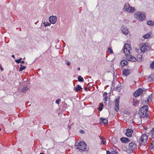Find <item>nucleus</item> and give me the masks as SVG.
<instances>
[{"label":"nucleus","instance_id":"nucleus-1","mask_svg":"<svg viewBox=\"0 0 154 154\" xmlns=\"http://www.w3.org/2000/svg\"><path fill=\"white\" fill-rule=\"evenodd\" d=\"M148 107L146 105L144 106L140 109L138 114L141 119L145 117L148 112Z\"/></svg>","mask_w":154,"mask_h":154},{"label":"nucleus","instance_id":"nucleus-2","mask_svg":"<svg viewBox=\"0 0 154 154\" xmlns=\"http://www.w3.org/2000/svg\"><path fill=\"white\" fill-rule=\"evenodd\" d=\"M123 9L125 12L127 11L128 13H132L134 11L135 8L131 6L128 3H126L125 4Z\"/></svg>","mask_w":154,"mask_h":154},{"label":"nucleus","instance_id":"nucleus-3","mask_svg":"<svg viewBox=\"0 0 154 154\" xmlns=\"http://www.w3.org/2000/svg\"><path fill=\"white\" fill-rule=\"evenodd\" d=\"M86 146L85 143L84 142H80L77 145L75 144V147L77 149H79L80 151L84 150Z\"/></svg>","mask_w":154,"mask_h":154},{"label":"nucleus","instance_id":"nucleus-4","mask_svg":"<svg viewBox=\"0 0 154 154\" xmlns=\"http://www.w3.org/2000/svg\"><path fill=\"white\" fill-rule=\"evenodd\" d=\"M134 16L136 18L139 20L143 21L145 18V16L141 12H138L135 14Z\"/></svg>","mask_w":154,"mask_h":154},{"label":"nucleus","instance_id":"nucleus-5","mask_svg":"<svg viewBox=\"0 0 154 154\" xmlns=\"http://www.w3.org/2000/svg\"><path fill=\"white\" fill-rule=\"evenodd\" d=\"M131 50V48L128 44H126L125 45L123 52L126 56H128V55L130 54V51Z\"/></svg>","mask_w":154,"mask_h":154},{"label":"nucleus","instance_id":"nucleus-6","mask_svg":"<svg viewBox=\"0 0 154 154\" xmlns=\"http://www.w3.org/2000/svg\"><path fill=\"white\" fill-rule=\"evenodd\" d=\"M149 48V47L148 44L146 43L142 45L141 48L140 50L142 52H146L148 51V48Z\"/></svg>","mask_w":154,"mask_h":154},{"label":"nucleus","instance_id":"nucleus-7","mask_svg":"<svg viewBox=\"0 0 154 154\" xmlns=\"http://www.w3.org/2000/svg\"><path fill=\"white\" fill-rule=\"evenodd\" d=\"M120 99V97H119L117 98H116L115 101V110L117 112L119 111V100Z\"/></svg>","mask_w":154,"mask_h":154},{"label":"nucleus","instance_id":"nucleus-8","mask_svg":"<svg viewBox=\"0 0 154 154\" xmlns=\"http://www.w3.org/2000/svg\"><path fill=\"white\" fill-rule=\"evenodd\" d=\"M137 145L134 143H130L129 144L128 149L129 150L133 151L136 148Z\"/></svg>","mask_w":154,"mask_h":154},{"label":"nucleus","instance_id":"nucleus-9","mask_svg":"<svg viewBox=\"0 0 154 154\" xmlns=\"http://www.w3.org/2000/svg\"><path fill=\"white\" fill-rule=\"evenodd\" d=\"M148 137L146 135H143L140 137L141 141L143 143L142 144L145 145L147 140Z\"/></svg>","mask_w":154,"mask_h":154},{"label":"nucleus","instance_id":"nucleus-10","mask_svg":"<svg viewBox=\"0 0 154 154\" xmlns=\"http://www.w3.org/2000/svg\"><path fill=\"white\" fill-rule=\"evenodd\" d=\"M143 89L140 88L134 93V96L135 97H138L141 95L143 93Z\"/></svg>","mask_w":154,"mask_h":154},{"label":"nucleus","instance_id":"nucleus-11","mask_svg":"<svg viewBox=\"0 0 154 154\" xmlns=\"http://www.w3.org/2000/svg\"><path fill=\"white\" fill-rule=\"evenodd\" d=\"M57 19V17L56 16H51L49 17V20L51 23L54 24L56 23Z\"/></svg>","mask_w":154,"mask_h":154},{"label":"nucleus","instance_id":"nucleus-12","mask_svg":"<svg viewBox=\"0 0 154 154\" xmlns=\"http://www.w3.org/2000/svg\"><path fill=\"white\" fill-rule=\"evenodd\" d=\"M121 31L122 32V33L126 35L128 33V31L127 28L124 26H122L121 28Z\"/></svg>","mask_w":154,"mask_h":154},{"label":"nucleus","instance_id":"nucleus-13","mask_svg":"<svg viewBox=\"0 0 154 154\" xmlns=\"http://www.w3.org/2000/svg\"><path fill=\"white\" fill-rule=\"evenodd\" d=\"M126 132L125 133L126 135L128 137H131L133 132V130L131 129L128 128L126 129Z\"/></svg>","mask_w":154,"mask_h":154},{"label":"nucleus","instance_id":"nucleus-14","mask_svg":"<svg viewBox=\"0 0 154 154\" xmlns=\"http://www.w3.org/2000/svg\"><path fill=\"white\" fill-rule=\"evenodd\" d=\"M128 60L129 61L135 62L137 60V59L134 57L131 56V54L128 55Z\"/></svg>","mask_w":154,"mask_h":154},{"label":"nucleus","instance_id":"nucleus-15","mask_svg":"<svg viewBox=\"0 0 154 154\" xmlns=\"http://www.w3.org/2000/svg\"><path fill=\"white\" fill-rule=\"evenodd\" d=\"M120 140L123 143H128L130 141L128 138L123 137L120 139Z\"/></svg>","mask_w":154,"mask_h":154},{"label":"nucleus","instance_id":"nucleus-16","mask_svg":"<svg viewBox=\"0 0 154 154\" xmlns=\"http://www.w3.org/2000/svg\"><path fill=\"white\" fill-rule=\"evenodd\" d=\"M131 72V70H129L128 69H125L123 72V74L124 75L127 76Z\"/></svg>","mask_w":154,"mask_h":154},{"label":"nucleus","instance_id":"nucleus-17","mask_svg":"<svg viewBox=\"0 0 154 154\" xmlns=\"http://www.w3.org/2000/svg\"><path fill=\"white\" fill-rule=\"evenodd\" d=\"M142 56L143 55L142 54H138L137 55V60L140 62L142 60Z\"/></svg>","mask_w":154,"mask_h":154},{"label":"nucleus","instance_id":"nucleus-18","mask_svg":"<svg viewBox=\"0 0 154 154\" xmlns=\"http://www.w3.org/2000/svg\"><path fill=\"white\" fill-rule=\"evenodd\" d=\"M75 90L76 91H78L81 90L82 88L81 86L79 85H78L76 87L74 88Z\"/></svg>","mask_w":154,"mask_h":154},{"label":"nucleus","instance_id":"nucleus-19","mask_svg":"<svg viewBox=\"0 0 154 154\" xmlns=\"http://www.w3.org/2000/svg\"><path fill=\"white\" fill-rule=\"evenodd\" d=\"M100 119L101 120V121H102L104 125H106L107 123V119L102 118H100Z\"/></svg>","mask_w":154,"mask_h":154},{"label":"nucleus","instance_id":"nucleus-20","mask_svg":"<svg viewBox=\"0 0 154 154\" xmlns=\"http://www.w3.org/2000/svg\"><path fill=\"white\" fill-rule=\"evenodd\" d=\"M100 139L102 140L101 143L103 144H104L106 142L105 138L102 136L100 137Z\"/></svg>","mask_w":154,"mask_h":154},{"label":"nucleus","instance_id":"nucleus-21","mask_svg":"<svg viewBox=\"0 0 154 154\" xmlns=\"http://www.w3.org/2000/svg\"><path fill=\"white\" fill-rule=\"evenodd\" d=\"M128 62L126 60H122L121 61V64L122 66H125L127 65Z\"/></svg>","mask_w":154,"mask_h":154},{"label":"nucleus","instance_id":"nucleus-22","mask_svg":"<svg viewBox=\"0 0 154 154\" xmlns=\"http://www.w3.org/2000/svg\"><path fill=\"white\" fill-rule=\"evenodd\" d=\"M28 89V86H26L24 87L21 90V92L22 93H23L26 91H27Z\"/></svg>","mask_w":154,"mask_h":154},{"label":"nucleus","instance_id":"nucleus-23","mask_svg":"<svg viewBox=\"0 0 154 154\" xmlns=\"http://www.w3.org/2000/svg\"><path fill=\"white\" fill-rule=\"evenodd\" d=\"M147 23L148 25L152 26L154 24V22L152 21L149 20L147 22Z\"/></svg>","mask_w":154,"mask_h":154},{"label":"nucleus","instance_id":"nucleus-24","mask_svg":"<svg viewBox=\"0 0 154 154\" xmlns=\"http://www.w3.org/2000/svg\"><path fill=\"white\" fill-rule=\"evenodd\" d=\"M78 80L79 82H82L84 81V79L81 76H79L78 77Z\"/></svg>","mask_w":154,"mask_h":154},{"label":"nucleus","instance_id":"nucleus-25","mask_svg":"<svg viewBox=\"0 0 154 154\" xmlns=\"http://www.w3.org/2000/svg\"><path fill=\"white\" fill-rule=\"evenodd\" d=\"M138 102V101L136 99H134L133 100V103L134 106H135L136 104H137Z\"/></svg>","mask_w":154,"mask_h":154},{"label":"nucleus","instance_id":"nucleus-26","mask_svg":"<svg viewBox=\"0 0 154 154\" xmlns=\"http://www.w3.org/2000/svg\"><path fill=\"white\" fill-rule=\"evenodd\" d=\"M44 26L46 27L48 26H50L51 25V23L48 22H44Z\"/></svg>","mask_w":154,"mask_h":154},{"label":"nucleus","instance_id":"nucleus-27","mask_svg":"<svg viewBox=\"0 0 154 154\" xmlns=\"http://www.w3.org/2000/svg\"><path fill=\"white\" fill-rule=\"evenodd\" d=\"M150 34H149V33L147 34L146 35H144V36H143V37L144 38H147L149 37H150Z\"/></svg>","mask_w":154,"mask_h":154},{"label":"nucleus","instance_id":"nucleus-28","mask_svg":"<svg viewBox=\"0 0 154 154\" xmlns=\"http://www.w3.org/2000/svg\"><path fill=\"white\" fill-rule=\"evenodd\" d=\"M154 147V140H153L151 143L150 148L151 149L153 148Z\"/></svg>","mask_w":154,"mask_h":154},{"label":"nucleus","instance_id":"nucleus-29","mask_svg":"<svg viewBox=\"0 0 154 154\" xmlns=\"http://www.w3.org/2000/svg\"><path fill=\"white\" fill-rule=\"evenodd\" d=\"M150 67L152 69H153L154 68V61L152 62L150 64Z\"/></svg>","mask_w":154,"mask_h":154},{"label":"nucleus","instance_id":"nucleus-30","mask_svg":"<svg viewBox=\"0 0 154 154\" xmlns=\"http://www.w3.org/2000/svg\"><path fill=\"white\" fill-rule=\"evenodd\" d=\"M108 97L107 96H106L105 97L104 99H103L104 101V103L106 104V102L108 100Z\"/></svg>","mask_w":154,"mask_h":154},{"label":"nucleus","instance_id":"nucleus-31","mask_svg":"<svg viewBox=\"0 0 154 154\" xmlns=\"http://www.w3.org/2000/svg\"><path fill=\"white\" fill-rule=\"evenodd\" d=\"M148 80L149 81H154L153 78L152 76V74L151 75L149 76L148 78Z\"/></svg>","mask_w":154,"mask_h":154},{"label":"nucleus","instance_id":"nucleus-32","mask_svg":"<svg viewBox=\"0 0 154 154\" xmlns=\"http://www.w3.org/2000/svg\"><path fill=\"white\" fill-rule=\"evenodd\" d=\"M26 68V67L25 66H22L21 67H20L19 69V71H21L25 69Z\"/></svg>","mask_w":154,"mask_h":154},{"label":"nucleus","instance_id":"nucleus-33","mask_svg":"<svg viewBox=\"0 0 154 154\" xmlns=\"http://www.w3.org/2000/svg\"><path fill=\"white\" fill-rule=\"evenodd\" d=\"M111 154H118V152L116 150H113L111 151Z\"/></svg>","mask_w":154,"mask_h":154},{"label":"nucleus","instance_id":"nucleus-34","mask_svg":"<svg viewBox=\"0 0 154 154\" xmlns=\"http://www.w3.org/2000/svg\"><path fill=\"white\" fill-rule=\"evenodd\" d=\"M108 50L109 52L111 54L113 53L112 50L111 49V48H108Z\"/></svg>","mask_w":154,"mask_h":154},{"label":"nucleus","instance_id":"nucleus-35","mask_svg":"<svg viewBox=\"0 0 154 154\" xmlns=\"http://www.w3.org/2000/svg\"><path fill=\"white\" fill-rule=\"evenodd\" d=\"M61 101V99L60 98H59L57 100H56V103L57 104H59V102Z\"/></svg>","mask_w":154,"mask_h":154},{"label":"nucleus","instance_id":"nucleus-36","mask_svg":"<svg viewBox=\"0 0 154 154\" xmlns=\"http://www.w3.org/2000/svg\"><path fill=\"white\" fill-rule=\"evenodd\" d=\"M15 61L17 63H20V61L19 59L17 60H15Z\"/></svg>","mask_w":154,"mask_h":154},{"label":"nucleus","instance_id":"nucleus-37","mask_svg":"<svg viewBox=\"0 0 154 154\" xmlns=\"http://www.w3.org/2000/svg\"><path fill=\"white\" fill-rule=\"evenodd\" d=\"M85 88V90L87 91H89V88Z\"/></svg>","mask_w":154,"mask_h":154},{"label":"nucleus","instance_id":"nucleus-38","mask_svg":"<svg viewBox=\"0 0 154 154\" xmlns=\"http://www.w3.org/2000/svg\"><path fill=\"white\" fill-rule=\"evenodd\" d=\"M106 154H111V152H110L109 151L107 150L106 151Z\"/></svg>","mask_w":154,"mask_h":154},{"label":"nucleus","instance_id":"nucleus-39","mask_svg":"<svg viewBox=\"0 0 154 154\" xmlns=\"http://www.w3.org/2000/svg\"><path fill=\"white\" fill-rule=\"evenodd\" d=\"M102 109H103V107H99L98 108V109L100 111H102Z\"/></svg>","mask_w":154,"mask_h":154},{"label":"nucleus","instance_id":"nucleus-40","mask_svg":"<svg viewBox=\"0 0 154 154\" xmlns=\"http://www.w3.org/2000/svg\"><path fill=\"white\" fill-rule=\"evenodd\" d=\"M70 64V63L69 61H68L67 63H66V64L68 66H69Z\"/></svg>","mask_w":154,"mask_h":154},{"label":"nucleus","instance_id":"nucleus-41","mask_svg":"<svg viewBox=\"0 0 154 154\" xmlns=\"http://www.w3.org/2000/svg\"><path fill=\"white\" fill-rule=\"evenodd\" d=\"M0 69L2 71H3V70H4L3 68L0 66Z\"/></svg>","mask_w":154,"mask_h":154},{"label":"nucleus","instance_id":"nucleus-42","mask_svg":"<svg viewBox=\"0 0 154 154\" xmlns=\"http://www.w3.org/2000/svg\"><path fill=\"white\" fill-rule=\"evenodd\" d=\"M100 107H103V103H100Z\"/></svg>","mask_w":154,"mask_h":154},{"label":"nucleus","instance_id":"nucleus-43","mask_svg":"<svg viewBox=\"0 0 154 154\" xmlns=\"http://www.w3.org/2000/svg\"><path fill=\"white\" fill-rule=\"evenodd\" d=\"M152 76L153 78V80L154 81V74H152Z\"/></svg>","mask_w":154,"mask_h":154},{"label":"nucleus","instance_id":"nucleus-44","mask_svg":"<svg viewBox=\"0 0 154 154\" xmlns=\"http://www.w3.org/2000/svg\"><path fill=\"white\" fill-rule=\"evenodd\" d=\"M107 93L106 92H105L104 93V95L105 96H106L107 95Z\"/></svg>","mask_w":154,"mask_h":154},{"label":"nucleus","instance_id":"nucleus-45","mask_svg":"<svg viewBox=\"0 0 154 154\" xmlns=\"http://www.w3.org/2000/svg\"><path fill=\"white\" fill-rule=\"evenodd\" d=\"M80 132L81 133H84V131L83 130H81L80 131Z\"/></svg>","mask_w":154,"mask_h":154},{"label":"nucleus","instance_id":"nucleus-46","mask_svg":"<svg viewBox=\"0 0 154 154\" xmlns=\"http://www.w3.org/2000/svg\"><path fill=\"white\" fill-rule=\"evenodd\" d=\"M22 63V64H23L24 63V61H20V63Z\"/></svg>","mask_w":154,"mask_h":154},{"label":"nucleus","instance_id":"nucleus-47","mask_svg":"<svg viewBox=\"0 0 154 154\" xmlns=\"http://www.w3.org/2000/svg\"><path fill=\"white\" fill-rule=\"evenodd\" d=\"M11 57H13V58H14L15 56H14V55H12Z\"/></svg>","mask_w":154,"mask_h":154},{"label":"nucleus","instance_id":"nucleus-48","mask_svg":"<svg viewBox=\"0 0 154 154\" xmlns=\"http://www.w3.org/2000/svg\"><path fill=\"white\" fill-rule=\"evenodd\" d=\"M77 70H78V71H79V70H80V67H78V68H77Z\"/></svg>","mask_w":154,"mask_h":154},{"label":"nucleus","instance_id":"nucleus-49","mask_svg":"<svg viewBox=\"0 0 154 154\" xmlns=\"http://www.w3.org/2000/svg\"><path fill=\"white\" fill-rule=\"evenodd\" d=\"M68 128L69 129H71V127L70 126H68Z\"/></svg>","mask_w":154,"mask_h":154},{"label":"nucleus","instance_id":"nucleus-50","mask_svg":"<svg viewBox=\"0 0 154 154\" xmlns=\"http://www.w3.org/2000/svg\"><path fill=\"white\" fill-rule=\"evenodd\" d=\"M19 60H20V61H21V60H22V58H20V59H19Z\"/></svg>","mask_w":154,"mask_h":154},{"label":"nucleus","instance_id":"nucleus-51","mask_svg":"<svg viewBox=\"0 0 154 154\" xmlns=\"http://www.w3.org/2000/svg\"><path fill=\"white\" fill-rule=\"evenodd\" d=\"M20 67H21L22 66H23V65L22 64L20 65Z\"/></svg>","mask_w":154,"mask_h":154},{"label":"nucleus","instance_id":"nucleus-52","mask_svg":"<svg viewBox=\"0 0 154 154\" xmlns=\"http://www.w3.org/2000/svg\"><path fill=\"white\" fill-rule=\"evenodd\" d=\"M40 154H44L43 153H40Z\"/></svg>","mask_w":154,"mask_h":154},{"label":"nucleus","instance_id":"nucleus-53","mask_svg":"<svg viewBox=\"0 0 154 154\" xmlns=\"http://www.w3.org/2000/svg\"><path fill=\"white\" fill-rule=\"evenodd\" d=\"M113 73H112L113 74L114 73V72L113 71Z\"/></svg>","mask_w":154,"mask_h":154},{"label":"nucleus","instance_id":"nucleus-54","mask_svg":"<svg viewBox=\"0 0 154 154\" xmlns=\"http://www.w3.org/2000/svg\"><path fill=\"white\" fill-rule=\"evenodd\" d=\"M1 128H0V131H1Z\"/></svg>","mask_w":154,"mask_h":154},{"label":"nucleus","instance_id":"nucleus-55","mask_svg":"<svg viewBox=\"0 0 154 154\" xmlns=\"http://www.w3.org/2000/svg\"><path fill=\"white\" fill-rule=\"evenodd\" d=\"M109 72V71L108 72Z\"/></svg>","mask_w":154,"mask_h":154}]
</instances>
